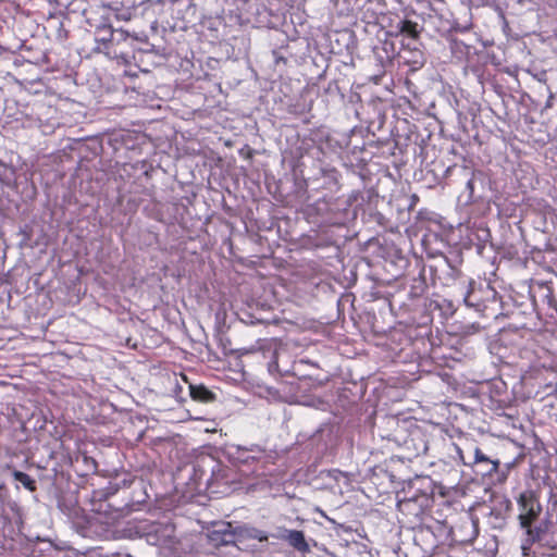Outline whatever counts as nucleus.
Segmentation results:
<instances>
[{"instance_id": "obj_1", "label": "nucleus", "mask_w": 557, "mask_h": 557, "mask_svg": "<svg viewBox=\"0 0 557 557\" xmlns=\"http://www.w3.org/2000/svg\"><path fill=\"white\" fill-rule=\"evenodd\" d=\"M431 499L426 494L399 499L397 503L398 512L401 515V522L411 527H420L423 523L426 510L430 508Z\"/></svg>"}, {"instance_id": "obj_2", "label": "nucleus", "mask_w": 557, "mask_h": 557, "mask_svg": "<svg viewBox=\"0 0 557 557\" xmlns=\"http://www.w3.org/2000/svg\"><path fill=\"white\" fill-rule=\"evenodd\" d=\"M519 509L518 520L521 528L532 525L542 513V505L534 491L527 490L517 498Z\"/></svg>"}, {"instance_id": "obj_3", "label": "nucleus", "mask_w": 557, "mask_h": 557, "mask_svg": "<svg viewBox=\"0 0 557 557\" xmlns=\"http://www.w3.org/2000/svg\"><path fill=\"white\" fill-rule=\"evenodd\" d=\"M449 533L456 543L472 544L479 535L478 522L467 518L450 528Z\"/></svg>"}, {"instance_id": "obj_4", "label": "nucleus", "mask_w": 557, "mask_h": 557, "mask_svg": "<svg viewBox=\"0 0 557 557\" xmlns=\"http://www.w3.org/2000/svg\"><path fill=\"white\" fill-rule=\"evenodd\" d=\"M474 284L472 280L469 282V290L465 296V302L467 306L480 310L482 307H485V300L495 299L496 290L490 284H486L484 288L480 287L476 289Z\"/></svg>"}, {"instance_id": "obj_5", "label": "nucleus", "mask_w": 557, "mask_h": 557, "mask_svg": "<svg viewBox=\"0 0 557 557\" xmlns=\"http://www.w3.org/2000/svg\"><path fill=\"white\" fill-rule=\"evenodd\" d=\"M129 34L124 29H114V36L110 46L106 47L107 53L124 61L129 57Z\"/></svg>"}, {"instance_id": "obj_6", "label": "nucleus", "mask_w": 557, "mask_h": 557, "mask_svg": "<svg viewBox=\"0 0 557 557\" xmlns=\"http://www.w3.org/2000/svg\"><path fill=\"white\" fill-rule=\"evenodd\" d=\"M243 355H252L258 360L260 358H262L263 360L269 358L270 360L267 362L268 371L270 373H275V372L281 373V370L278 369V362H277V358H278L277 351L273 350L270 344L262 345L259 348H252L250 350H245V352H243Z\"/></svg>"}, {"instance_id": "obj_7", "label": "nucleus", "mask_w": 557, "mask_h": 557, "mask_svg": "<svg viewBox=\"0 0 557 557\" xmlns=\"http://www.w3.org/2000/svg\"><path fill=\"white\" fill-rule=\"evenodd\" d=\"M230 523H222L219 528L211 530L208 533L209 543L214 547L233 543L234 534L230 531Z\"/></svg>"}, {"instance_id": "obj_8", "label": "nucleus", "mask_w": 557, "mask_h": 557, "mask_svg": "<svg viewBox=\"0 0 557 557\" xmlns=\"http://www.w3.org/2000/svg\"><path fill=\"white\" fill-rule=\"evenodd\" d=\"M457 450H458L459 457L465 466H470V465H474V463H486L488 466V468L486 469V473L492 474L493 472L498 471L500 462L498 460H492L491 458L485 456L479 447H476V446L474 447V449H473L474 458H473V461H471V462L465 460L460 448L457 447Z\"/></svg>"}, {"instance_id": "obj_9", "label": "nucleus", "mask_w": 557, "mask_h": 557, "mask_svg": "<svg viewBox=\"0 0 557 557\" xmlns=\"http://www.w3.org/2000/svg\"><path fill=\"white\" fill-rule=\"evenodd\" d=\"M293 548L300 553L309 552V545L305 539V534L299 530H286V534L282 536Z\"/></svg>"}, {"instance_id": "obj_10", "label": "nucleus", "mask_w": 557, "mask_h": 557, "mask_svg": "<svg viewBox=\"0 0 557 557\" xmlns=\"http://www.w3.org/2000/svg\"><path fill=\"white\" fill-rule=\"evenodd\" d=\"M189 395L193 400L201 404H210L216 399V395L203 384H190Z\"/></svg>"}, {"instance_id": "obj_11", "label": "nucleus", "mask_w": 557, "mask_h": 557, "mask_svg": "<svg viewBox=\"0 0 557 557\" xmlns=\"http://www.w3.org/2000/svg\"><path fill=\"white\" fill-rule=\"evenodd\" d=\"M5 469L11 470L13 479L20 482L27 491L32 493L37 491L36 480L30 475L20 470L13 469L11 465H7Z\"/></svg>"}, {"instance_id": "obj_12", "label": "nucleus", "mask_w": 557, "mask_h": 557, "mask_svg": "<svg viewBox=\"0 0 557 557\" xmlns=\"http://www.w3.org/2000/svg\"><path fill=\"white\" fill-rule=\"evenodd\" d=\"M398 29L400 34H404L412 39H418L420 36V32L418 30V23L411 20H403L398 24Z\"/></svg>"}, {"instance_id": "obj_13", "label": "nucleus", "mask_w": 557, "mask_h": 557, "mask_svg": "<svg viewBox=\"0 0 557 557\" xmlns=\"http://www.w3.org/2000/svg\"><path fill=\"white\" fill-rule=\"evenodd\" d=\"M97 40L101 42L104 48L107 46H110L112 42V37L114 36V29L111 27V25H100L97 27Z\"/></svg>"}, {"instance_id": "obj_14", "label": "nucleus", "mask_w": 557, "mask_h": 557, "mask_svg": "<svg viewBox=\"0 0 557 557\" xmlns=\"http://www.w3.org/2000/svg\"><path fill=\"white\" fill-rule=\"evenodd\" d=\"M523 529L525 530V533L528 535L527 543L529 544V546L533 545L534 543L541 540L542 530L540 528L533 529L532 525H530L529 528Z\"/></svg>"}, {"instance_id": "obj_15", "label": "nucleus", "mask_w": 557, "mask_h": 557, "mask_svg": "<svg viewBox=\"0 0 557 557\" xmlns=\"http://www.w3.org/2000/svg\"><path fill=\"white\" fill-rule=\"evenodd\" d=\"M545 297L547 299V304L550 308H554V309H557L556 308V300L553 296V290L549 288V287H546V294H545Z\"/></svg>"}, {"instance_id": "obj_16", "label": "nucleus", "mask_w": 557, "mask_h": 557, "mask_svg": "<svg viewBox=\"0 0 557 557\" xmlns=\"http://www.w3.org/2000/svg\"><path fill=\"white\" fill-rule=\"evenodd\" d=\"M252 533H256V539L259 542L268 541V535L264 531L252 529Z\"/></svg>"}, {"instance_id": "obj_17", "label": "nucleus", "mask_w": 557, "mask_h": 557, "mask_svg": "<svg viewBox=\"0 0 557 557\" xmlns=\"http://www.w3.org/2000/svg\"><path fill=\"white\" fill-rule=\"evenodd\" d=\"M430 557H450L447 555L442 548L435 546V550L430 555Z\"/></svg>"}, {"instance_id": "obj_18", "label": "nucleus", "mask_w": 557, "mask_h": 557, "mask_svg": "<svg viewBox=\"0 0 557 557\" xmlns=\"http://www.w3.org/2000/svg\"><path fill=\"white\" fill-rule=\"evenodd\" d=\"M417 449V455H419L420 453H425L428 450V445L421 438V443L419 445V447L416 448Z\"/></svg>"}, {"instance_id": "obj_19", "label": "nucleus", "mask_w": 557, "mask_h": 557, "mask_svg": "<svg viewBox=\"0 0 557 557\" xmlns=\"http://www.w3.org/2000/svg\"><path fill=\"white\" fill-rule=\"evenodd\" d=\"M247 536L253 540L256 539V533H252V529L248 531Z\"/></svg>"}, {"instance_id": "obj_20", "label": "nucleus", "mask_w": 557, "mask_h": 557, "mask_svg": "<svg viewBox=\"0 0 557 557\" xmlns=\"http://www.w3.org/2000/svg\"><path fill=\"white\" fill-rule=\"evenodd\" d=\"M426 532H431V529L429 527L425 528Z\"/></svg>"}, {"instance_id": "obj_21", "label": "nucleus", "mask_w": 557, "mask_h": 557, "mask_svg": "<svg viewBox=\"0 0 557 557\" xmlns=\"http://www.w3.org/2000/svg\"><path fill=\"white\" fill-rule=\"evenodd\" d=\"M2 487H3V485L1 484V485H0V490H1Z\"/></svg>"}]
</instances>
